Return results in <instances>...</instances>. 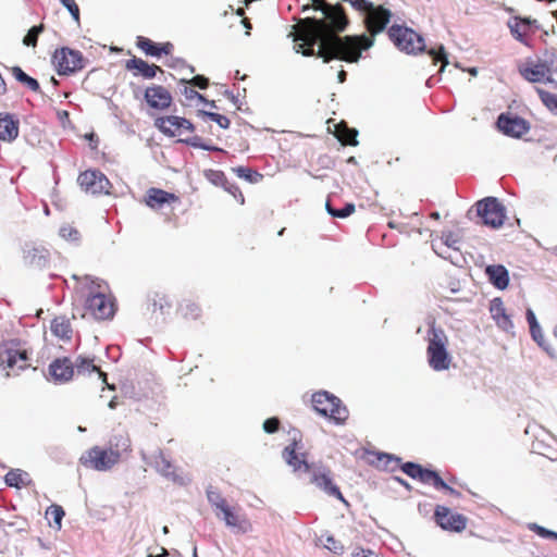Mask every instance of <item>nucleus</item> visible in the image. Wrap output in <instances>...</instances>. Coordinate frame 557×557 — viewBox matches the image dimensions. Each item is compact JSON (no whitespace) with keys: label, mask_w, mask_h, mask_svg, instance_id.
<instances>
[{"label":"nucleus","mask_w":557,"mask_h":557,"mask_svg":"<svg viewBox=\"0 0 557 557\" xmlns=\"http://www.w3.org/2000/svg\"><path fill=\"white\" fill-rule=\"evenodd\" d=\"M323 15V18H300L293 26L294 32L290 35L296 42V52L305 57L321 58L324 63L332 60L354 63L359 60L363 50L373 46L374 40L366 35H338L349 24L347 14L339 3L331 4Z\"/></svg>","instance_id":"obj_1"},{"label":"nucleus","mask_w":557,"mask_h":557,"mask_svg":"<svg viewBox=\"0 0 557 557\" xmlns=\"http://www.w3.org/2000/svg\"><path fill=\"white\" fill-rule=\"evenodd\" d=\"M154 126L168 137H176L178 141L193 147L202 148L208 151L219 150L216 147L201 144V138L194 135V124L182 116L164 115L154 120Z\"/></svg>","instance_id":"obj_2"},{"label":"nucleus","mask_w":557,"mask_h":557,"mask_svg":"<svg viewBox=\"0 0 557 557\" xmlns=\"http://www.w3.org/2000/svg\"><path fill=\"white\" fill-rule=\"evenodd\" d=\"M448 337L441 327L431 326L428 331L426 356L429 366L434 371L448 370L451 363V356L447 350Z\"/></svg>","instance_id":"obj_3"},{"label":"nucleus","mask_w":557,"mask_h":557,"mask_svg":"<svg viewBox=\"0 0 557 557\" xmlns=\"http://www.w3.org/2000/svg\"><path fill=\"white\" fill-rule=\"evenodd\" d=\"M0 367L7 370V375L17 374V371L30 367L28 352L16 342L0 344Z\"/></svg>","instance_id":"obj_4"},{"label":"nucleus","mask_w":557,"mask_h":557,"mask_svg":"<svg viewBox=\"0 0 557 557\" xmlns=\"http://www.w3.org/2000/svg\"><path fill=\"white\" fill-rule=\"evenodd\" d=\"M51 62L59 75L70 76L84 70L87 59L79 50L61 47L54 50Z\"/></svg>","instance_id":"obj_5"},{"label":"nucleus","mask_w":557,"mask_h":557,"mask_svg":"<svg viewBox=\"0 0 557 557\" xmlns=\"http://www.w3.org/2000/svg\"><path fill=\"white\" fill-rule=\"evenodd\" d=\"M313 409L323 417L333 420L337 424L348 419V410L341 399L327 392H317L312 395Z\"/></svg>","instance_id":"obj_6"},{"label":"nucleus","mask_w":557,"mask_h":557,"mask_svg":"<svg viewBox=\"0 0 557 557\" xmlns=\"http://www.w3.org/2000/svg\"><path fill=\"white\" fill-rule=\"evenodd\" d=\"M282 458L292 468L294 473L311 470L312 463H309L307 460L308 453L305 450L300 431L294 430L292 432L289 444L282 450Z\"/></svg>","instance_id":"obj_7"},{"label":"nucleus","mask_w":557,"mask_h":557,"mask_svg":"<svg viewBox=\"0 0 557 557\" xmlns=\"http://www.w3.org/2000/svg\"><path fill=\"white\" fill-rule=\"evenodd\" d=\"M400 469L408 476L423 484L432 485L435 490L444 491L446 494L454 497L461 496L460 492L445 483L436 471L425 469L421 465L411 461L403 463Z\"/></svg>","instance_id":"obj_8"},{"label":"nucleus","mask_w":557,"mask_h":557,"mask_svg":"<svg viewBox=\"0 0 557 557\" xmlns=\"http://www.w3.org/2000/svg\"><path fill=\"white\" fill-rule=\"evenodd\" d=\"M100 285L91 286L85 299V309L97 320H108L115 313L113 299L100 290Z\"/></svg>","instance_id":"obj_9"},{"label":"nucleus","mask_w":557,"mask_h":557,"mask_svg":"<svg viewBox=\"0 0 557 557\" xmlns=\"http://www.w3.org/2000/svg\"><path fill=\"white\" fill-rule=\"evenodd\" d=\"M388 37L399 50L407 53L416 54L425 48L424 39L413 29L406 26H391Z\"/></svg>","instance_id":"obj_10"},{"label":"nucleus","mask_w":557,"mask_h":557,"mask_svg":"<svg viewBox=\"0 0 557 557\" xmlns=\"http://www.w3.org/2000/svg\"><path fill=\"white\" fill-rule=\"evenodd\" d=\"M476 213L486 226L498 228L504 224L505 207L495 197H486L475 203Z\"/></svg>","instance_id":"obj_11"},{"label":"nucleus","mask_w":557,"mask_h":557,"mask_svg":"<svg viewBox=\"0 0 557 557\" xmlns=\"http://www.w3.org/2000/svg\"><path fill=\"white\" fill-rule=\"evenodd\" d=\"M435 523L448 532L460 533L466 530L468 518L461 513L454 512L450 508L436 505L433 515Z\"/></svg>","instance_id":"obj_12"},{"label":"nucleus","mask_w":557,"mask_h":557,"mask_svg":"<svg viewBox=\"0 0 557 557\" xmlns=\"http://www.w3.org/2000/svg\"><path fill=\"white\" fill-rule=\"evenodd\" d=\"M310 483L314 484L318 488L323 491L329 496H333L338 500L346 503L345 497L343 496L338 486L333 482L332 471L327 467L315 466L312 463V468L310 471Z\"/></svg>","instance_id":"obj_13"},{"label":"nucleus","mask_w":557,"mask_h":557,"mask_svg":"<svg viewBox=\"0 0 557 557\" xmlns=\"http://www.w3.org/2000/svg\"><path fill=\"white\" fill-rule=\"evenodd\" d=\"M77 182L83 190L91 195H108L112 187L108 177L99 170H86L82 172Z\"/></svg>","instance_id":"obj_14"},{"label":"nucleus","mask_w":557,"mask_h":557,"mask_svg":"<svg viewBox=\"0 0 557 557\" xmlns=\"http://www.w3.org/2000/svg\"><path fill=\"white\" fill-rule=\"evenodd\" d=\"M496 126L504 135L512 138H521L530 129L528 121L511 113L499 114Z\"/></svg>","instance_id":"obj_15"},{"label":"nucleus","mask_w":557,"mask_h":557,"mask_svg":"<svg viewBox=\"0 0 557 557\" xmlns=\"http://www.w3.org/2000/svg\"><path fill=\"white\" fill-rule=\"evenodd\" d=\"M119 461V453L114 451V449H103L95 446L87 451L85 465H89L98 471H106Z\"/></svg>","instance_id":"obj_16"},{"label":"nucleus","mask_w":557,"mask_h":557,"mask_svg":"<svg viewBox=\"0 0 557 557\" xmlns=\"http://www.w3.org/2000/svg\"><path fill=\"white\" fill-rule=\"evenodd\" d=\"M144 99L150 109L158 111L168 110L173 102L170 90L157 84H152L145 89Z\"/></svg>","instance_id":"obj_17"},{"label":"nucleus","mask_w":557,"mask_h":557,"mask_svg":"<svg viewBox=\"0 0 557 557\" xmlns=\"http://www.w3.org/2000/svg\"><path fill=\"white\" fill-rule=\"evenodd\" d=\"M519 74L530 83H552V73L544 62H525L518 66Z\"/></svg>","instance_id":"obj_18"},{"label":"nucleus","mask_w":557,"mask_h":557,"mask_svg":"<svg viewBox=\"0 0 557 557\" xmlns=\"http://www.w3.org/2000/svg\"><path fill=\"white\" fill-rule=\"evenodd\" d=\"M23 260L30 268L42 269L49 264L50 252L41 244H26L23 248Z\"/></svg>","instance_id":"obj_19"},{"label":"nucleus","mask_w":557,"mask_h":557,"mask_svg":"<svg viewBox=\"0 0 557 557\" xmlns=\"http://www.w3.org/2000/svg\"><path fill=\"white\" fill-rule=\"evenodd\" d=\"M48 374L55 383H66L74 375V363L67 357L57 358L49 364Z\"/></svg>","instance_id":"obj_20"},{"label":"nucleus","mask_w":557,"mask_h":557,"mask_svg":"<svg viewBox=\"0 0 557 557\" xmlns=\"http://www.w3.org/2000/svg\"><path fill=\"white\" fill-rule=\"evenodd\" d=\"M177 201L178 197L175 194L154 187L149 188L145 197V203L153 210H159L165 205Z\"/></svg>","instance_id":"obj_21"},{"label":"nucleus","mask_w":557,"mask_h":557,"mask_svg":"<svg viewBox=\"0 0 557 557\" xmlns=\"http://www.w3.org/2000/svg\"><path fill=\"white\" fill-rule=\"evenodd\" d=\"M136 46L144 51L146 55L150 57H160L161 54L169 55L172 54L174 50V46L170 41L156 44L145 36H138L136 38Z\"/></svg>","instance_id":"obj_22"},{"label":"nucleus","mask_w":557,"mask_h":557,"mask_svg":"<svg viewBox=\"0 0 557 557\" xmlns=\"http://www.w3.org/2000/svg\"><path fill=\"white\" fill-rule=\"evenodd\" d=\"M125 69L127 71H133L134 75H140L146 79L154 78L157 73H163V70L156 65V64H149L145 60L133 57L132 59L127 60L125 63Z\"/></svg>","instance_id":"obj_23"},{"label":"nucleus","mask_w":557,"mask_h":557,"mask_svg":"<svg viewBox=\"0 0 557 557\" xmlns=\"http://www.w3.org/2000/svg\"><path fill=\"white\" fill-rule=\"evenodd\" d=\"M485 274L488 281L498 289H505L509 284V273L502 264L487 265Z\"/></svg>","instance_id":"obj_24"},{"label":"nucleus","mask_w":557,"mask_h":557,"mask_svg":"<svg viewBox=\"0 0 557 557\" xmlns=\"http://www.w3.org/2000/svg\"><path fill=\"white\" fill-rule=\"evenodd\" d=\"M18 135V121L9 113H0V140L12 141Z\"/></svg>","instance_id":"obj_25"},{"label":"nucleus","mask_w":557,"mask_h":557,"mask_svg":"<svg viewBox=\"0 0 557 557\" xmlns=\"http://www.w3.org/2000/svg\"><path fill=\"white\" fill-rule=\"evenodd\" d=\"M490 312L499 327L505 331L512 327L510 317L507 314L504 302L500 298H495L491 301Z\"/></svg>","instance_id":"obj_26"},{"label":"nucleus","mask_w":557,"mask_h":557,"mask_svg":"<svg viewBox=\"0 0 557 557\" xmlns=\"http://www.w3.org/2000/svg\"><path fill=\"white\" fill-rule=\"evenodd\" d=\"M51 333L61 341L70 342L73 335L72 324L64 315L55 317L50 324Z\"/></svg>","instance_id":"obj_27"},{"label":"nucleus","mask_w":557,"mask_h":557,"mask_svg":"<svg viewBox=\"0 0 557 557\" xmlns=\"http://www.w3.org/2000/svg\"><path fill=\"white\" fill-rule=\"evenodd\" d=\"M532 21L530 18L513 17L509 20L508 27L512 36L520 42L527 44L525 37L530 32Z\"/></svg>","instance_id":"obj_28"},{"label":"nucleus","mask_w":557,"mask_h":557,"mask_svg":"<svg viewBox=\"0 0 557 557\" xmlns=\"http://www.w3.org/2000/svg\"><path fill=\"white\" fill-rule=\"evenodd\" d=\"M4 482L10 487L22 488L30 483V479L27 472L12 469L5 474Z\"/></svg>","instance_id":"obj_29"},{"label":"nucleus","mask_w":557,"mask_h":557,"mask_svg":"<svg viewBox=\"0 0 557 557\" xmlns=\"http://www.w3.org/2000/svg\"><path fill=\"white\" fill-rule=\"evenodd\" d=\"M74 368H76L78 374L97 372L99 377L107 383V373L102 372L100 368L94 363V359L78 357L75 361Z\"/></svg>","instance_id":"obj_30"},{"label":"nucleus","mask_w":557,"mask_h":557,"mask_svg":"<svg viewBox=\"0 0 557 557\" xmlns=\"http://www.w3.org/2000/svg\"><path fill=\"white\" fill-rule=\"evenodd\" d=\"M10 72L13 77L26 88L34 92H40V85L38 81L27 75L20 66H12Z\"/></svg>","instance_id":"obj_31"},{"label":"nucleus","mask_w":557,"mask_h":557,"mask_svg":"<svg viewBox=\"0 0 557 557\" xmlns=\"http://www.w3.org/2000/svg\"><path fill=\"white\" fill-rule=\"evenodd\" d=\"M357 131L349 128L345 123L336 125L335 136L343 145L356 146L358 144Z\"/></svg>","instance_id":"obj_32"},{"label":"nucleus","mask_w":557,"mask_h":557,"mask_svg":"<svg viewBox=\"0 0 557 557\" xmlns=\"http://www.w3.org/2000/svg\"><path fill=\"white\" fill-rule=\"evenodd\" d=\"M110 449L119 453V459L123 453L131 451V438L127 433L115 434L110 440Z\"/></svg>","instance_id":"obj_33"},{"label":"nucleus","mask_w":557,"mask_h":557,"mask_svg":"<svg viewBox=\"0 0 557 557\" xmlns=\"http://www.w3.org/2000/svg\"><path fill=\"white\" fill-rule=\"evenodd\" d=\"M178 312L185 320H198L201 317L200 306L190 299L180 305Z\"/></svg>","instance_id":"obj_34"},{"label":"nucleus","mask_w":557,"mask_h":557,"mask_svg":"<svg viewBox=\"0 0 557 557\" xmlns=\"http://www.w3.org/2000/svg\"><path fill=\"white\" fill-rule=\"evenodd\" d=\"M375 459L376 461L371 460V463H375L377 467L382 466L384 469L391 470L394 469V467L391 466L392 463H395V466H397L400 462V458L384 453L375 454Z\"/></svg>","instance_id":"obj_35"},{"label":"nucleus","mask_w":557,"mask_h":557,"mask_svg":"<svg viewBox=\"0 0 557 557\" xmlns=\"http://www.w3.org/2000/svg\"><path fill=\"white\" fill-rule=\"evenodd\" d=\"M536 92L544 106L553 112H557V95L536 88Z\"/></svg>","instance_id":"obj_36"},{"label":"nucleus","mask_w":557,"mask_h":557,"mask_svg":"<svg viewBox=\"0 0 557 557\" xmlns=\"http://www.w3.org/2000/svg\"><path fill=\"white\" fill-rule=\"evenodd\" d=\"M44 24L33 26L23 38V44L27 47L35 48L37 46L38 36L44 32Z\"/></svg>","instance_id":"obj_37"},{"label":"nucleus","mask_w":557,"mask_h":557,"mask_svg":"<svg viewBox=\"0 0 557 557\" xmlns=\"http://www.w3.org/2000/svg\"><path fill=\"white\" fill-rule=\"evenodd\" d=\"M223 515V520L228 527H237L239 524V516L225 504L223 507L219 509Z\"/></svg>","instance_id":"obj_38"},{"label":"nucleus","mask_w":557,"mask_h":557,"mask_svg":"<svg viewBox=\"0 0 557 557\" xmlns=\"http://www.w3.org/2000/svg\"><path fill=\"white\" fill-rule=\"evenodd\" d=\"M428 53L432 58L433 64L442 63L441 71L448 64L447 54L442 45L437 49H430Z\"/></svg>","instance_id":"obj_39"},{"label":"nucleus","mask_w":557,"mask_h":557,"mask_svg":"<svg viewBox=\"0 0 557 557\" xmlns=\"http://www.w3.org/2000/svg\"><path fill=\"white\" fill-rule=\"evenodd\" d=\"M326 209H327V212L334 216V218H341V219H344V218H347L349 216L351 213L355 212V205L352 203H346L345 207L343 209H334L330 206V203L327 202L326 203Z\"/></svg>","instance_id":"obj_40"},{"label":"nucleus","mask_w":557,"mask_h":557,"mask_svg":"<svg viewBox=\"0 0 557 557\" xmlns=\"http://www.w3.org/2000/svg\"><path fill=\"white\" fill-rule=\"evenodd\" d=\"M206 177L211 182L213 183L214 185L216 186H222L223 188L226 186V184L228 183L225 174L222 172V171H219V170H209L207 173H206Z\"/></svg>","instance_id":"obj_41"},{"label":"nucleus","mask_w":557,"mask_h":557,"mask_svg":"<svg viewBox=\"0 0 557 557\" xmlns=\"http://www.w3.org/2000/svg\"><path fill=\"white\" fill-rule=\"evenodd\" d=\"M47 517H50L58 528H61V521L65 515L63 508L59 505H51L46 511Z\"/></svg>","instance_id":"obj_42"},{"label":"nucleus","mask_w":557,"mask_h":557,"mask_svg":"<svg viewBox=\"0 0 557 557\" xmlns=\"http://www.w3.org/2000/svg\"><path fill=\"white\" fill-rule=\"evenodd\" d=\"M442 239L447 247L458 249L457 245L460 243L461 236L458 233L448 231L443 232Z\"/></svg>","instance_id":"obj_43"},{"label":"nucleus","mask_w":557,"mask_h":557,"mask_svg":"<svg viewBox=\"0 0 557 557\" xmlns=\"http://www.w3.org/2000/svg\"><path fill=\"white\" fill-rule=\"evenodd\" d=\"M59 234L61 237L67 239V240H78L79 239V232L77 228H75L73 225L66 224L63 225Z\"/></svg>","instance_id":"obj_44"},{"label":"nucleus","mask_w":557,"mask_h":557,"mask_svg":"<svg viewBox=\"0 0 557 557\" xmlns=\"http://www.w3.org/2000/svg\"><path fill=\"white\" fill-rule=\"evenodd\" d=\"M172 307L171 301L168 299L165 295H157L153 299V311H160L161 314L165 313V309H170Z\"/></svg>","instance_id":"obj_45"},{"label":"nucleus","mask_w":557,"mask_h":557,"mask_svg":"<svg viewBox=\"0 0 557 557\" xmlns=\"http://www.w3.org/2000/svg\"><path fill=\"white\" fill-rule=\"evenodd\" d=\"M529 529L533 532H535L537 535L544 537V539H553V540H557V532H554V531H550V530H547L536 523H531L529 525Z\"/></svg>","instance_id":"obj_46"},{"label":"nucleus","mask_w":557,"mask_h":557,"mask_svg":"<svg viewBox=\"0 0 557 557\" xmlns=\"http://www.w3.org/2000/svg\"><path fill=\"white\" fill-rule=\"evenodd\" d=\"M211 121L215 122L222 128H228L231 121L227 116L214 113V112H203Z\"/></svg>","instance_id":"obj_47"},{"label":"nucleus","mask_w":557,"mask_h":557,"mask_svg":"<svg viewBox=\"0 0 557 557\" xmlns=\"http://www.w3.org/2000/svg\"><path fill=\"white\" fill-rule=\"evenodd\" d=\"M207 496H208V500L210 502V504L216 510H219L221 507H223L225 504H227L226 499L224 497H222V495L220 493L209 491L207 493Z\"/></svg>","instance_id":"obj_48"},{"label":"nucleus","mask_w":557,"mask_h":557,"mask_svg":"<svg viewBox=\"0 0 557 557\" xmlns=\"http://www.w3.org/2000/svg\"><path fill=\"white\" fill-rule=\"evenodd\" d=\"M71 13L75 22L79 23V8L75 0H59Z\"/></svg>","instance_id":"obj_49"},{"label":"nucleus","mask_w":557,"mask_h":557,"mask_svg":"<svg viewBox=\"0 0 557 557\" xmlns=\"http://www.w3.org/2000/svg\"><path fill=\"white\" fill-rule=\"evenodd\" d=\"M224 189L230 193L240 205L245 203L244 194L237 185L228 182Z\"/></svg>","instance_id":"obj_50"},{"label":"nucleus","mask_w":557,"mask_h":557,"mask_svg":"<svg viewBox=\"0 0 557 557\" xmlns=\"http://www.w3.org/2000/svg\"><path fill=\"white\" fill-rule=\"evenodd\" d=\"M281 422L278 418L272 417L263 422V430L265 433L273 434L278 431Z\"/></svg>","instance_id":"obj_51"},{"label":"nucleus","mask_w":557,"mask_h":557,"mask_svg":"<svg viewBox=\"0 0 557 557\" xmlns=\"http://www.w3.org/2000/svg\"><path fill=\"white\" fill-rule=\"evenodd\" d=\"M331 4L327 3L325 0H312V4L309 5H304L302 7V12L309 10L310 8L317 10V11H321L322 13L330 7Z\"/></svg>","instance_id":"obj_52"},{"label":"nucleus","mask_w":557,"mask_h":557,"mask_svg":"<svg viewBox=\"0 0 557 557\" xmlns=\"http://www.w3.org/2000/svg\"><path fill=\"white\" fill-rule=\"evenodd\" d=\"M188 83L191 86L198 87L200 89H206L209 86V79L203 75H196Z\"/></svg>","instance_id":"obj_53"},{"label":"nucleus","mask_w":557,"mask_h":557,"mask_svg":"<svg viewBox=\"0 0 557 557\" xmlns=\"http://www.w3.org/2000/svg\"><path fill=\"white\" fill-rule=\"evenodd\" d=\"M530 333H531V336L532 338L539 344V345H543V341H544V336H543V333H542V330H541V326L540 324H537L536 326L534 327H530Z\"/></svg>","instance_id":"obj_54"},{"label":"nucleus","mask_w":557,"mask_h":557,"mask_svg":"<svg viewBox=\"0 0 557 557\" xmlns=\"http://www.w3.org/2000/svg\"><path fill=\"white\" fill-rule=\"evenodd\" d=\"M352 557H380V556L370 549L357 548L352 553Z\"/></svg>","instance_id":"obj_55"},{"label":"nucleus","mask_w":557,"mask_h":557,"mask_svg":"<svg viewBox=\"0 0 557 557\" xmlns=\"http://www.w3.org/2000/svg\"><path fill=\"white\" fill-rule=\"evenodd\" d=\"M235 172L237 173V175L239 177H244V178H246V180H248L250 182L252 181V178H251V170L250 169L239 166V168L235 169Z\"/></svg>","instance_id":"obj_56"},{"label":"nucleus","mask_w":557,"mask_h":557,"mask_svg":"<svg viewBox=\"0 0 557 557\" xmlns=\"http://www.w3.org/2000/svg\"><path fill=\"white\" fill-rule=\"evenodd\" d=\"M527 321H528L530 327H534L539 324L536 317L531 309L527 310Z\"/></svg>","instance_id":"obj_57"},{"label":"nucleus","mask_w":557,"mask_h":557,"mask_svg":"<svg viewBox=\"0 0 557 557\" xmlns=\"http://www.w3.org/2000/svg\"><path fill=\"white\" fill-rule=\"evenodd\" d=\"M184 94H185L186 98H188V99H193L195 97L202 99V96L190 87H185Z\"/></svg>","instance_id":"obj_58"},{"label":"nucleus","mask_w":557,"mask_h":557,"mask_svg":"<svg viewBox=\"0 0 557 557\" xmlns=\"http://www.w3.org/2000/svg\"><path fill=\"white\" fill-rule=\"evenodd\" d=\"M160 460L162 463L161 470L165 473H169V470L171 469V463L164 457H160Z\"/></svg>","instance_id":"obj_59"},{"label":"nucleus","mask_w":557,"mask_h":557,"mask_svg":"<svg viewBox=\"0 0 557 557\" xmlns=\"http://www.w3.org/2000/svg\"><path fill=\"white\" fill-rule=\"evenodd\" d=\"M242 23L243 25L245 26V28L247 29L246 34L249 35V29H251V23L250 21L247 18V17H244L242 20Z\"/></svg>","instance_id":"obj_60"},{"label":"nucleus","mask_w":557,"mask_h":557,"mask_svg":"<svg viewBox=\"0 0 557 557\" xmlns=\"http://www.w3.org/2000/svg\"><path fill=\"white\" fill-rule=\"evenodd\" d=\"M337 77H338V82H339V83H344V82L346 81L347 73H346L344 70H341V71L338 72Z\"/></svg>","instance_id":"obj_61"},{"label":"nucleus","mask_w":557,"mask_h":557,"mask_svg":"<svg viewBox=\"0 0 557 557\" xmlns=\"http://www.w3.org/2000/svg\"><path fill=\"white\" fill-rule=\"evenodd\" d=\"M160 550H161V552H160V554H158V555H156V556H153V555H148L147 557H166V556L169 555V553H168L166 548L161 547V549H160Z\"/></svg>","instance_id":"obj_62"},{"label":"nucleus","mask_w":557,"mask_h":557,"mask_svg":"<svg viewBox=\"0 0 557 557\" xmlns=\"http://www.w3.org/2000/svg\"><path fill=\"white\" fill-rule=\"evenodd\" d=\"M397 482H399L401 485H404L406 488H410V485L400 478H395Z\"/></svg>","instance_id":"obj_63"},{"label":"nucleus","mask_w":557,"mask_h":557,"mask_svg":"<svg viewBox=\"0 0 557 557\" xmlns=\"http://www.w3.org/2000/svg\"><path fill=\"white\" fill-rule=\"evenodd\" d=\"M109 407H110L111 409H114V408L116 407L115 397H114V398H112V399L110 400V403H109Z\"/></svg>","instance_id":"obj_64"}]
</instances>
